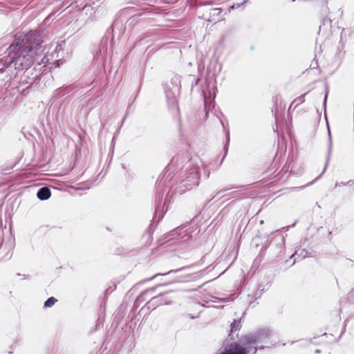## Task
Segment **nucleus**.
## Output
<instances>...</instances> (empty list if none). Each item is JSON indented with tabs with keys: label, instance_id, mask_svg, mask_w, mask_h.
<instances>
[{
	"label": "nucleus",
	"instance_id": "nucleus-8",
	"mask_svg": "<svg viewBox=\"0 0 354 354\" xmlns=\"http://www.w3.org/2000/svg\"><path fill=\"white\" fill-rule=\"evenodd\" d=\"M160 274H156L153 275V276L151 278V279H152L155 278L156 277H157V276H158V275H160Z\"/></svg>",
	"mask_w": 354,
	"mask_h": 354
},
{
	"label": "nucleus",
	"instance_id": "nucleus-6",
	"mask_svg": "<svg viewBox=\"0 0 354 354\" xmlns=\"http://www.w3.org/2000/svg\"><path fill=\"white\" fill-rule=\"evenodd\" d=\"M304 102H305L304 95H301V96L298 97L297 98H296V99H295V100L292 102V104H291V105H290V108H289V109H288V112L290 111V109L291 106H292L295 103H296V102H297L296 106H298L299 104H302V103H304Z\"/></svg>",
	"mask_w": 354,
	"mask_h": 354
},
{
	"label": "nucleus",
	"instance_id": "nucleus-2",
	"mask_svg": "<svg viewBox=\"0 0 354 354\" xmlns=\"http://www.w3.org/2000/svg\"><path fill=\"white\" fill-rule=\"evenodd\" d=\"M50 194L49 188L44 187L38 191L37 196L40 200H46L50 197Z\"/></svg>",
	"mask_w": 354,
	"mask_h": 354
},
{
	"label": "nucleus",
	"instance_id": "nucleus-7",
	"mask_svg": "<svg viewBox=\"0 0 354 354\" xmlns=\"http://www.w3.org/2000/svg\"><path fill=\"white\" fill-rule=\"evenodd\" d=\"M162 297V295H160L156 297H154L153 299H158V301H161Z\"/></svg>",
	"mask_w": 354,
	"mask_h": 354
},
{
	"label": "nucleus",
	"instance_id": "nucleus-3",
	"mask_svg": "<svg viewBox=\"0 0 354 354\" xmlns=\"http://www.w3.org/2000/svg\"><path fill=\"white\" fill-rule=\"evenodd\" d=\"M222 9L221 8H215L210 10L209 17L207 19L209 21H214L221 14Z\"/></svg>",
	"mask_w": 354,
	"mask_h": 354
},
{
	"label": "nucleus",
	"instance_id": "nucleus-1",
	"mask_svg": "<svg viewBox=\"0 0 354 354\" xmlns=\"http://www.w3.org/2000/svg\"><path fill=\"white\" fill-rule=\"evenodd\" d=\"M42 42L41 35L35 31L15 39L8 49L10 63L14 64L15 69L29 68L37 57L41 55Z\"/></svg>",
	"mask_w": 354,
	"mask_h": 354
},
{
	"label": "nucleus",
	"instance_id": "nucleus-5",
	"mask_svg": "<svg viewBox=\"0 0 354 354\" xmlns=\"http://www.w3.org/2000/svg\"><path fill=\"white\" fill-rule=\"evenodd\" d=\"M57 301V299L55 298L54 297H51L48 298L44 303V307L45 308H50L52 307L56 302Z\"/></svg>",
	"mask_w": 354,
	"mask_h": 354
},
{
	"label": "nucleus",
	"instance_id": "nucleus-4",
	"mask_svg": "<svg viewBox=\"0 0 354 354\" xmlns=\"http://www.w3.org/2000/svg\"><path fill=\"white\" fill-rule=\"evenodd\" d=\"M241 327V322L239 320H234V322L230 325V333L239 330Z\"/></svg>",
	"mask_w": 354,
	"mask_h": 354
}]
</instances>
